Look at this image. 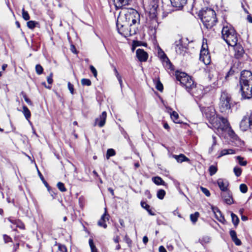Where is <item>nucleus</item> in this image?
I'll return each mask as SVG.
<instances>
[{"instance_id":"nucleus-23","label":"nucleus","mask_w":252,"mask_h":252,"mask_svg":"<svg viewBox=\"0 0 252 252\" xmlns=\"http://www.w3.org/2000/svg\"><path fill=\"white\" fill-rule=\"evenodd\" d=\"M8 220L14 225H15L16 227H19L21 229H25V225L24 223L20 220H13L11 218H9Z\"/></svg>"},{"instance_id":"nucleus-62","label":"nucleus","mask_w":252,"mask_h":252,"mask_svg":"<svg viewBox=\"0 0 252 252\" xmlns=\"http://www.w3.org/2000/svg\"><path fill=\"white\" fill-rule=\"evenodd\" d=\"M114 71L116 77L120 75L116 67H114Z\"/></svg>"},{"instance_id":"nucleus-2","label":"nucleus","mask_w":252,"mask_h":252,"mask_svg":"<svg viewBox=\"0 0 252 252\" xmlns=\"http://www.w3.org/2000/svg\"><path fill=\"white\" fill-rule=\"evenodd\" d=\"M242 97L250 99L252 97V73L249 70L242 71L240 79Z\"/></svg>"},{"instance_id":"nucleus-32","label":"nucleus","mask_w":252,"mask_h":252,"mask_svg":"<svg viewBox=\"0 0 252 252\" xmlns=\"http://www.w3.org/2000/svg\"><path fill=\"white\" fill-rule=\"evenodd\" d=\"M231 217L233 224L235 226H237L239 222V219L238 217L232 212L231 213Z\"/></svg>"},{"instance_id":"nucleus-24","label":"nucleus","mask_w":252,"mask_h":252,"mask_svg":"<svg viewBox=\"0 0 252 252\" xmlns=\"http://www.w3.org/2000/svg\"><path fill=\"white\" fill-rule=\"evenodd\" d=\"M172 157L175 158L178 162L181 163L183 161H189V159L183 154L179 155H172Z\"/></svg>"},{"instance_id":"nucleus-64","label":"nucleus","mask_w":252,"mask_h":252,"mask_svg":"<svg viewBox=\"0 0 252 252\" xmlns=\"http://www.w3.org/2000/svg\"><path fill=\"white\" fill-rule=\"evenodd\" d=\"M114 241L115 243H118L119 242V237L118 236L114 238Z\"/></svg>"},{"instance_id":"nucleus-36","label":"nucleus","mask_w":252,"mask_h":252,"mask_svg":"<svg viewBox=\"0 0 252 252\" xmlns=\"http://www.w3.org/2000/svg\"><path fill=\"white\" fill-rule=\"evenodd\" d=\"M218 168L215 165H211L209 167V172L210 173V175L211 176H213V175L215 174L216 172H217Z\"/></svg>"},{"instance_id":"nucleus-11","label":"nucleus","mask_w":252,"mask_h":252,"mask_svg":"<svg viewBox=\"0 0 252 252\" xmlns=\"http://www.w3.org/2000/svg\"><path fill=\"white\" fill-rule=\"evenodd\" d=\"M174 48L177 54L184 55L186 52L187 47L183 45L182 39L180 36L176 40L174 44Z\"/></svg>"},{"instance_id":"nucleus-12","label":"nucleus","mask_w":252,"mask_h":252,"mask_svg":"<svg viewBox=\"0 0 252 252\" xmlns=\"http://www.w3.org/2000/svg\"><path fill=\"white\" fill-rule=\"evenodd\" d=\"M114 5L116 9H122L126 8V6H128L130 3V0H112Z\"/></svg>"},{"instance_id":"nucleus-48","label":"nucleus","mask_w":252,"mask_h":252,"mask_svg":"<svg viewBox=\"0 0 252 252\" xmlns=\"http://www.w3.org/2000/svg\"><path fill=\"white\" fill-rule=\"evenodd\" d=\"M58 249L61 252H67V248L64 245L58 244Z\"/></svg>"},{"instance_id":"nucleus-13","label":"nucleus","mask_w":252,"mask_h":252,"mask_svg":"<svg viewBox=\"0 0 252 252\" xmlns=\"http://www.w3.org/2000/svg\"><path fill=\"white\" fill-rule=\"evenodd\" d=\"M192 90V95L196 98H202L205 94L204 87L201 85L195 87L194 88L193 87Z\"/></svg>"},{"instance_id":"nucleus-61","label":"nucleus","mask_w":252,"mask_h":252,"mask_svg":"<svg viewBox=\"0 0 252 252\" xmlns=\"http://www.w3.org/2000/svg\"><path fill=\"white\" fill-rule=\"evenodd\" d=\"M163 127L165 129H166L167 130L169 129L170 128V126H169L168 125V124L166 123H164V125H163Z\"/></svg>"},{"instance_id":"nucleus-3","label":"nucleus","mask_w":252,"mask_h":252,"mask_svg":"<svg viewBox=\"0 0 252 252\" xmlns=\"http://www.w3.org/2000/svg\"><path fill=\"white\" fill-rule=\"evenodd\" d=\"M118 22H126L130 26L138 24L140 22V15L136 10L132 8L124 10L123 12L120 13Z\"/></svg>"},{"instance_id":"nucleus-46","label":"nucleus","mask_w":252,"mask_h":252,"mask_svg":"<svg viewBox=\"0 0 252 252\" xmlns=\"http://www.w3.org/2000/svg\"><path fill=\"white\" fill-rule=\"evenodd\" d=\"M156 89L159 91H162L163 89V85L159 81H157L156 82Z\"/></svg>"},{"instance_id":"nucleus-42","label":"nucleus","mask_w":252,"mask_h":252,"mask_svg":"<svg viewBox=\"0 0 252 252\" xmlns=\"http://www.w3.org/2000/svg\"><path fill=\"white\" fill-rule=\"evenodd\" d=\"M237 159L238 160L239 163L242 166H245L247 163V161L244 160V158L240 156H237Z\"/></svg>"},{"instance_id":"nucleus-56","label":"nucleus","mask_w":252,"mask_h":252,"mask_svg":"<svg viewBox=\"0 0 252 252\" xmlns=\"http://www.w3.org/2000/svg\"><path fill=\"white\" fill-rule=\"evenodd\" d=\"M3 238L5 242L6 243L8 242L11 240V238L9 236L5 235L3 236Z\"/></svg>"},{"instance_id":"nucleus-44","label":"nucleus","mask_w":252,"mask_h":252,"mask_svg":"<svg viewBox=\"0 0 252 252\" xmlns=\"http://www.w3.org/2000/svg\"><path fill=\"white\" fill-rule=\"evenodd\" d=\"M240 190L243 193H245L248 191V187L245 184H242L240 185Z\"/></svg>"},{"instance_id":"nucleus-58","label":"nucleus","mask_w":252,"mask_h":252,"mask_svg":"<svg viewBox=\"0 0 252 252\" xmlns=\"http://www.w3.org/2000/svg\"><path fill=\"white\" fill-rule=\"evenodd\" d=\"M118 79V81H119V82L121 85V86H122V83H123V81H122V77L121 75H119L118 76H117L116 77Z\"/></svg>"},{"instance_id":"nucleus-41","label":"nucleus","mask_w":252,"mask_h":252,"mask_svg":"<svg viewBox=\"0 0 252 252\" xmlns=\"http://www.w3.org/2000/svg\"><path fill=\"white\" fill-rule=\"evenodd\" d=\"M35 71L37 74L40 75L43 73V67L40 64H37L35 66Z\"/></svg>"},{"instance_id":"nucleus-28","label":"nucleus","mask_w":252,"mask_h":252,"mask_svg":"<svg viewBox=\"0 0 252 252\" xmlns=\"http://www.w3.org/2000/svg\"><path fill=\"white\" fill-rule=\"evenodd\" d=\"M211 141L212 142V145L208 149V152L209 154H211L213 152L215 147L217 144L216 137L215 135H212Z\"/></svg>"},{"instance_id":"nucleus-9","label":"nucleus","mask_w":252,"mask_h":252,"mask_svg":"<svg viewBox=\"0 0 252 252\" xmlns=\"http://www.w3.org/2000/svg\"><path fill=\"white\" fill-rule=\"evenodd\" d=\"M240 128L243 131L252 128V112H248L240 123Z\"/></svg>"},{"instance_id":"nucleus-50","label":"nucleus","mask_w":252,"mask_h":252,"mask_svg":"<svg viewBox=\"0 0 252 252\" xmlns=\"http://www.w3.org/2000/svg\"><path fill=\"white\" fill-rule=\"evenodd\" d=\"M68 89L69 90L70 93L73 94H74V87L73 85L70 83L68 82L67 83Z\"/></svg>"},{"instance_id":"nucleus-51","label":"nucleus","mask_w":252,"mask_h":252,"mask_svg":"<svg viewBox=\"0 0 252 252\" xmlns=\"http://www.w3.org/2000/svg\"><path fill=\"white\" fill-rule=\"evenodd\" d=\"M90 68L92 72L93 73L94 76L95 77H96L97 76V71L96 69L94 68V67L93 65H90Z\"/></svg>"},{"instance_id":"nucleus-14","label":"nucleus","mask_w":252,"mask_h":252,"mask_svg":"<svg viewBox=\"0 0 252 252\" xmlns=\"http://www.w3.org/2000/svg\"><path fill=\"white\" fill-rule=\"evenodd\" d=\"M226 124H227L226 125V126H225V127H224V129H221L220 128H216L215 129H216L219 132H220V131H221V132L227 131L228 134L231 137H232L233 138H235L236 137V135L235 133L234 132V131H233V130L230 126V125H229L227 119H226Z\"/></svg>"},{"instance_id":"nucleus-31","label":"nucleus","mask_w":252,"mask_h":252,"mask_svg":"<svg viewBox=\"0 0 252 252\" xmlns=\"http://www.w3.org/2000/svg\"><path fill=\"white\" fill-rule=\"evenodd\" d=\"M199 217V213L198 212H196L194 214L190 215V219L191 222L194 224L197 221L198 218Z\"/></svg>"},{"instance_id":"nucleus-25","label":"nucleus","mask_w":252,"mask_h":252,"mask_svg":"<svg viewBox=\"0 0 252 252\" xmlns=\"http://www.w3.org/2000/svg\"><path fill=\"white\" fill-rule=\"evenodd\" d=\"M235 153V151L231 149H223L221 150L220 153L218 157V158H220L222 156L227 155H232L234 154Z\"/></svg>"},{"instance_id":"nucleus-20","label":"nucleus","mask_w":252,"mask_h":252,"mask_svg":"<svg viewBox=\"0 0 252 252\" xmlns=\"http://www.w3.org/2000/svg\"><path fill=\"white\" fill-rule=\"evenodd\" d=\"M234 49L235 51V56L237 58H240L242 57L244 53V50L242 46L240 44H236L233 46Z\"/></svg>"},{"instance_id":"nucleus-10","label":"nucleus","mask_w":252,"mask_h":252,"mask_svg":"<svg viewBox=\"0 0 252 252\" xmlns=\"http://www.w3.org/2000/svg\"><path fill=\"white\" fill-rule=\"evenodd\" d=\"M129 25L125 22H118V19L117 22V27L118 32L120 34L125 37L131 35L135 33V31L132 32L131 29H129L128 27Z\"/></svg>"},{"instance_id":"nucleus-55","label":"nucleus","mask_w":252,"mask_h":252,"mask_svg":"<svg viewBox=\"0 0 252 252\" xmlns=\"http://www.w3.org/2000/svg\"><path fill=\"white\" fill-rule=\"evenodd\" d=\"M158 251H159V252H167L165 248L162 246H160L159 247Z\"/></svg>"},{"instance_id":"nucleus-26","label":"nucleus","mask_w":252,"mask_h":252,"mask_svg":"<svg viewBox=\"0 0 252 252\" xmlns=\"http://www.w3.org/2000/svg\"><path fill=\"white\" fill-rule=\"evenodd\" d=\"M141 206L143 208L145 209L149 213V214L150 215H151V216L155 215V213L152 211L150 205H149L148 204H147L145 202L141 201Z\"/></svg>"},{"instance_id":"nucleus-40","label":"nucleus","mask_w":252,"mask_h":252,"mask_svg":"<svg viewBox=\"0 0 252 252\" xmlns=\"http://www.w3.org/2000/svg\"><path fill=\"white\" fill-rule=\"evenodd\" d=\"M22 17L26 21L29 20L30 18L28 12L25 10L24 8L22 9Z\"/></svg>"},{"instance_id":"nucleus-59","label":"nucleus","mask_w":252,"mask_h":252,"mask_svg":"<svg viewBox=\"0 0 252 252\" xmlns=\"http://www.w3.org/2000/svg\"><path fill=\"white\" fill-rule=\"evenodd\" d=\"M148 241V238L147 236H144L143 238V242L144 244H146Z\"/></svg>"},{"instance_id":"nucleus-35","label":"nucleus","mask_w":252,"mask_h":252,"mask_svg":"<svg viewBox=\"0 0 252 252\" xmlns=\"http://www.w3.org/2000/svg\"><path fill=\"white\" fill-rule=\"evenodd\" d=\"M116 155L115 150L113 149H109L107 151L106 158L108 159L110 157L114 156Z\"/></svg>"},{"instance_id":"nucleus-1","label":"nucleus","mask_w":252,"mask_h":252,"mask_svg":"<svg viewBox=\"0 0 252 252\" xmlns=\"http://www.w3.org/2000/svg\"><path fill=\"white\" fill-rule=\"evenodd\" d=\"M201 105H199L201 111L208 120L212 126L214 128H220L224 129V127H225L227 124L226 119L217 115L214 106L201 107Z\"/></svg>"},{"instance_id":"nucleus-39","label":"nucleus","mask_w":252,"mask_h":252,"mask_svg":"<svg viewBox=\"0 0 252 252\" xmlns=\"http://www.w3.org/2000/svg\"><path fill=\"white\" fill-rule=\"evenodd\" d=\"M81 84L83 86H90L91 85V81L89 79L83 78L81 81Z\"/></svg>"},{"instance_id":"nucleus-47","label":"nucleus","mask_w":252,"mask_h":252,"mask_svg":"<svg viewBox=\"0 0 252 252\" xmlns=\"http://www.w3.org/2000/svg\"><path fill=\"white\" fill-rule=\"evenodd\" d=\"M21 95L23 96V98H24V100L25 101L30 105H32V101H31V100L28 98L26 95V94H25V93L24 92H22L21 93Z\"/></svg>"},{"instance_id":"nucleus-27","label":"nucleus","mask_w":252,"mask_h":252,"mask_svg":"<svg viewBox=\"0 0 252 252\" xmlns=\"http://www.w3.org/2000/svg\"><path fill=\"white\" fill-rule=\"evenodd\" d=\"M152 181L157 185L165 186V182L160 177L157 176L152 178Z\"/></svg>"},{"instance_id":"nucleus-8","label":"nucleus","mask_w":252,"mask_h":252,"mask_svg":"<svg viewBox=\"0 0 252 252\" xmlns=\"http://www.w3.org/2000/svg\"><path fill=\"white\" fill-rule=\"evenodd\" d=\"M207 40L203 39L202 47L200 53V60L205 64H209L211 62V57L208 50Z\"/></svg>"},{"instance_id":"nucleus-43","label":"nucleus","mask_w":252,"mask_h":252,"mask_svg":"<svg viewBox=\"0 0 252 252\" xmlns=\"http://www.w3.org/2000/svg\"><path fill=\"white\" fill-rule=\"evenodd\" d=\"M57 187L62 192H64L66 190V189L65 188L64 184L62 182H59L57 184Z\"/></svg>"},{"instance_id":"nucleus-63","label":"nucleus","mask_w":252,"mask_h":252,"mask_svg":"<svg viewBox=\"0 0 252 252\" xmlns=\"http://www.w3.org/2000/svg\"><path fill=\"white\" fill-rule=\"evenodd\" d=\"M219 80H217L216 81H214L213 82V84H214V87H216V86H219V85L220 84L219 82Z\"/></svg>"},{"instance_id":"nucleus-37","label":"nucleus","mask_w":252,"mask_h":252,"mask_svg":"<svg viewBox=\"0 0 252 252\" xmlns=\"http://www.w3.org/2000/svg\"><path fill=\"white\" fill-rule=\"evenodd\" d=\"M157 7V5H153L152 8L150 9L149 13L152 17H155L156 16Z\"/></svg>"},{"instance_id":"nucleus-53","label":"nucleus","mask_w":252,"mask_h":252,"mask_svg":"<svg viewBox=\"0 0 252 252\" xmlns=\"http://www.w3.org/2000/svg\"><path fill=\"white\" fill-rule=\"evenodd\" d=\"M232 240L237 246L241 245V241L237 237L234 238Z\"/></svg>"},{"instance_id":"nucleus-18","label":"nucleus","mask_w":252,"mask_h":252,"mask_svg":"<svg viewBox=\"0 0 252 252\" xmlns=\"http://www.w3.org/2000/svg\"><path fill=\"white\" fill-rule=\"evenodd\" d=\"M107 114L105 111H103L99 117L95 119V124H97L99 127H102L105 124Z\"/></svg>"},{"instance_id":"nucleus-33","label":"nucleus","mask_w":252,"mask_h":252,"mask_svg":"<svg viewBox=\"0 0 252 252\" xmlns=\"http://www.w3.org/2000/svg\"><path fill=\"white\" fill-rule=\"evenodd\" d=\"M89 245L91 250V252H98L97 249L95 247L93 240L90 238L89 240Z\"/></svg>"},{"instance_id":"nucleus-34","label":"nucleus","mask_w":252,"mask_h":252,"mask_svg":"<svg viewBox=\"0 0 252 252\" xmlns=\"http://www.w3.org/2000/svg\"><path fill=\"white\" fill-rule=\"evenodd\" d=\"M166 194L165 191L160 189L157 191V197L159 199H163Z\"/></svg>"},{"instance_id":"nucleus-21","label":"nucleus","mask_w":252,"mask_h":252,"mask_svg":"<svg viewBox=\"0 0 252 252\" xmlns=\"http://www.w3.org/2000/svg\"><path fill=\"white\" fill-rule=\"evenodd\" d=\"M213 211L215 214L216 218L220 222L224 223L225 220L222 215L220 211L218 208H213Z\"/></svg>"},{"instance_id":"nucleus-52","label":"nucleus","mask_w":252,"mask_h":252,"mask_svg":"<svg viewBox=\"0 0 252 252\" xmlns=\"http://www.w3.org/2000/svg\"><path fill=\"white\" fill-rule=\"evenodd\" d=\"M53 73H50V75L47 77V81L49 84H51L53 83Z\"/></svg>"},{"instance_id":"nucleus-4","label":"nucleus","mask_w":252,"mask_h":252,"mask_svg":"<svg viewBox=\"0 0 252 252\" xmlns=\"http://www.w3.org/2000/svg\"><path fill=\"white\" fill-rule=\"evenodd\" d=\"M221 36L229 46H233L237 43V33L232 26L227 23L223 24L221 30Z\"/></svg>"},{"instance_id":"nucleus-57","label":"nucleus","mask_w":252,"mask_h":252,"mask_svg":"<svg viewBox=\"0 0 252 252\" xmlns=\"http://www.w3.org/2000/svg\"><path fill=\"white\" fill-rule=\"evenodd\" d=\"M125 241L128 245L131 244V241L130 239L127 236H125Z\"/></svg>"},{"instance_id":"nucleus-49","label":"nucleus","mask_w":252,"mask_h":252,"mask_svg":"<svg viewBox=\"0 0 252 252\" xmlns=\"http://www.w3.org/2000/svg\"><path fill=\"white\" fill-rule=\"evenodd\" d=\"M200 189H201V191L204 193V194L206 196H207L208 197L210 196V193L208 189H207L206 188L202 187L200 188Z\"/></svg>"},{"instance_id":"nucleus-38","label":"nucleus","mask_w":252,"mask_h":252,"mask_svg":"<svg viewBox=\"0 0 252 252\" xmlns=\"http://www.w3.org/2000/svg\"><path fill=\"white\" fill-rule=\"evenodd\" d=\"M38 24V23L34 21H30L27 22V26L29 29H34L36 25Z\"/></svg>"},{"instance_id":"nucleus-16","label":"nucleus","mask_w":252,"mask_h":252,"mask_svg":"<svg viewBox=\"0 0 252 252\" xmlns=\"http://www.w3.org/2000/svg\"><path fill=\"white\" fill-rule=\"evenodd\" d=\"M109 215L107 214L106 209H105V212L101 216L100 219L98 220L97 224L99 226L102 227L104 228H106L107 225L106 223L107 220H108Z\"/></svg>"},{"instance_id":"nucleus-30","label":"nucleus","mask_w":252,"mask_h":252,"mask_svg":"<svg viewBox=\"0 0 252 252\" xmlns=\"http://www.w3.org/2000/svg\"><path fill=\"white\" fill-rule=\"evenodd\" d=\"M23 113L26 119L29 121V119L31 117V114L29 109L26 106H23Z\"/></svg>"},{"instance_id":"nucleus-54","label":"nucleus","mask_w":252,"mask_h":252,"mask_svg":"<svg viewBox=\"0 0 252 252\" xmlns=\"http://www.w3.org/2000/svg\"><path fill=\"white\" fill-rule=\"evenodd\" d=\"M230 236H231V237L232 240L233 239H234V238L237 237L236 233V232L234 230H231L230 231Z\"/></svg>"},{"instance_id":"nucleus-19","label":"nucleus","mask_w":252,"mask_h":252,"mask_svg":"<svg viewBox=\"0 0 252 252\" xmlns=\"http://www.w3.org/2000/svg\"><path fill=\"white\" fill-rule=\"evenodd\" d=\"M221 196L226 204L230 205L233 203L232 196L229 191L222 192Z\"/></svg>"},{"instance_id":"nucleus-7","label":"nucleus","mask_w":252,"mask_h":252,"mask_svg":"<svg viewBox=\"0 0 252 252\" xmlns=\"http://www.w3.org/2000/svg\"><path fill=\"white\" fill-rule=\"evenodd\" d=\"M231 97L225 93H222L219 104L220 111L224 114H228L231 112Z\"/></svg>"},{"instance_id":"nucleus-22","label":"nucleus","mask_w":252,"mask_h":252,"mask_svg":"<svg viewBox=\"0 0 252 252\" xmlns=\"http://www.w3.org/2000/svg\"><path fill=\"white\" fill-rule=\"evenodd\" d=\"M173 7L177 8L182 7L187 2V0H170Z\"/></svg>"},{"instance_id":"nucleus-15","label":"nucleus","mask_w":252,"mask_h":252,"mask_svg":"<svg viewBox=\"0 0 252 252\" xmlns=\"http://www.w3.org/2000/svg\"><path fill=\"white\" fill-rule=\"evenodd\" d=\"M136 54L138 60L141 62L146 61L148 57V54L143 49H137Z\"/></svg>"},{"instance_id":"nucleus-6","label":"nucleus","mask_w":252,"mask_h":252,"mask_svg":"<svg viewBox=\"0 0 252 252\" xmlns=\"http://www.w3.org/2000/svg\"><path fill=\"white\" fill-rule=\"evenodd\" d=\"M176 77L178 81L189 92L194 87V81L190 76L185 72H176Z\"/></svg>"},{"instance_id":"nucleus-29","label":"nucleus","mask_w":252,"mask_h":252,"mask_svg":"<svg viewBox=\"0 0 252 252\" xmlns=\"http://www.w3.org/2000/svg\"><path fill=\"white\" fill-rule=\"evenodd\" d=\"M170 117L175 123H177V124L181 123V121L179 119V115L176 112L173 111L170 114Z\"/></svg>"},{"instance_id":"nucleus-60","label":"nucleus","mask_w":252,"mask_h":252,"mask_svg":"<svg viewBox=\"0 0 252 252\" xmlns=\"http://www.w3.org/2000/svg\"><path fill=\"white\" fill-rule=\"evenodd\" d=\"M247 19L250 23H252V17L250 15H248Z\"/></svg>"},{"instance_id":"nucleus-5","label":"nucleus","mask_w":252,"mask_h":252,"mask_svg":"<svg viewBox=\"0 0 252 252\" xmlns=\"http://www.w3.org/2000/svg\"><path fill=\"white\" fill-rule=\"evenodd\" d=\"M199 15L204 26L207 29H211L216 24L217 19L215 11L211 8H207L200 12Z\"/></svg>"},{"instance_id":"nucleus-45","label":"nucleus","mask_w":252,"mask_h":252,"mask_svg":"<svg viewBox=\"0 0 252 252\" xmlns=\"http://www.w3.org/2000/svg\"><path fill=\"white\" fill-rule=\"evenodd\" d=\"M234 172L237 177H239L241 175L242 173V170L238 167H235L233 169Z\"/></svg>"},{"instance_id":"nucleus-17","label":"nucleus","mask_w":252,"mask_h":252,"mask_svg":"<svg viewBox=\"0 0 252 252\" xmlns=\"http://www.w3.org/2000/svg\"><path fill=\"white\" fill-rule=\"evenodd\" d=\"M217 183L220 189L223 192L228 191L227 189L228 182L226 180L219 179L217 181Z\"/></svg>"}]
</instances>
